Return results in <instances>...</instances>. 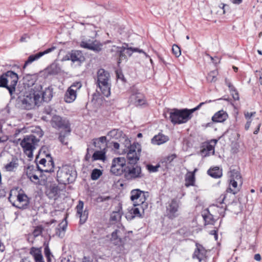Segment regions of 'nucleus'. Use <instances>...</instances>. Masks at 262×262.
<instances>
[{
    "instance_id": "nucleus-38",
    "label": "nucleus",
    "mask_w": 262,
    "mask_h": 262,
    "mask_svg": "<svg viewBox=\"0 0 262 262\" xmlns=\"http://www.w3.org/2000/svg\"><path fill=\"white\" fill-rule=\"evenodd\" d=\"M201 154L205 157L208 156L212 153V155L214 154V147L211 144H207L205 148L202 149L201 151Z\"/></svg>"
},
{
    "instance_id": "nucleus-13",
    "label": "nucleus",
    "mask_w": 262,
    "mask_h": 262,
    "mask_svg": "<svg viewBox=\"0 0 262 262\" xmlns=\"http://www.w3.org/2000/svg\"><path fill=\"white\" fill-rule=\"evenodd\" d=\"M46 158L47 159L42 158L39 162V163L42 165L43 168L41 169L38 165L37 166V168L41 171L51 173L54 171V161L50 154H47Z\"/></svg>"
},
{
    "instance_id": "nucleus-64",
    "label": "nucleus",
    "mask_w": 262,
    "mask_h": 262,
    "mask_svg": "<svg viewBox=\"0 0 262 262\" xmlns=\"http://www.w3.org/2000/svg\"><path fill=\"white\" fill-rule=\"evenodd\" d=\"M113 146L115 149H118L119 148L120 145L117 142H113Z\"/></svg>"
},
{
    "instance_id": "nucleus-32",
    "label": "nucleus",
    "mask_w": 262,
    "mask_h": 262,
    "mask_svg": "<svg viewBox=\"0 0 262 262\" xmlns=\"http://www.w3.org/2000/svg\"><path fill=\"white\" fill-rule=\"evenodd\" d=\"M76 97L77 93L74 90L68 88L64 94V100L67 103H72L76 99Z\"/></svg>"
},
{
    "instance_id": "nucleus-49",
    "label": "nucleus",
    "mask_w": 262,
    "mask_h": 262,
    "mask_svg": "<svg viewBox=\"0 0 262 262\" xmlns=\"http://www.w3.org/2000/svg\"><path fill=\"white\" fill-rule=\"evenodd\" d=\"M82 84L80 81H76L74 82L69 88V89H71L73 90H74V92L77 93V91L81 88Z\"/></svg>"
},
{
    "instance_id": "nucleus-61",
    "label": "nucleus",
    "mask_w": 262,
    "mask_h": 262,
    "mask_svg": "<svg viewBox=\"0 0 262 262\" xmlns=\"http://www.w3.org/2000/svg\"><path fill=\"white\" fill-rule=\"evenodd\" d=\"M260 126H261V123H260V122L258 123L257 127L253 132L254 134L256 135L258 134V133L259 132Z\"/></svg>"
},
{
    "instance_id": "nucleus-62",
    "label": "nucleus",
    "mask_w": 262,
    "mask_h": 262,
    "mask_svg": "<svg viewBox=\"0 0 262 262\" xmlns=\"http://www.w3.org/2000/svg\"><path fill=\"white\" fill-rule=\"evenodd\" d=\"M254 258L256 261H260L261 260V256L258 253L255 254Z\"/></svg>"
},
{
    "instance_id": "nucleus-23",
    "label": "nucleus",
    "mask_w": 262,
    "mask_h": 262,
    "mask_svg": "<svg viewBox=\"0 0 262 262\" xmlns=\"http://www.w3.org/2000/svg\"><path fill=\"white\" fill-rule=\"evenodd\" d=\"M58 187L53 185L47 188L45 193L49 199L56 200L58 196Z\"/></svg>"
},
{
    "instance_id": "nucleus-27",
    "label": "nucleus",
    "mask_w": 262,
    "mask_h": 262,
    "mask_svg": "<svg viewBox=\"0 0 262 262\" xmlns=\"http://www.w3.org/2000/svg\"><path fill=\"white\" fill-rule=\"evenodd\" d=\"M18 160L15 157H13L9 162L5 165L4 168L6 171L9 172L15 171L18 167Z\"/></svg>"
},
{
    "instance_id": "nucleus-46",
    "label": "nucleus",
    "mask_w": 262,
    "mask_h": 262,
    "mask_svg": "<svg viewBox=\"0 0 262 262\" xmlns=\"http://www.w3.org/2000/svg\"><path fill=\"white\" fill-rule=\"evenodd\" d=\"M177 157V156L176 154L168 155L163 159V162H165L166 164H170Z\"/></svg>"
},
{
    "instance_id": "nucleus-1",
    "label": "nucleus",
    "mask_w": 262,
    "mask_h": 262,
    "mask_svg": "<svg viewBox=\"0 0 262 262\" xmlns=\"http://www.w3.org/2000/svg\"><path fill=\"white\" fill-rule=\"evenodd\" d=\"M23 84L26 91L20 93L16 99L17 105L24 110H31L40 101V84H35V79L32 75H27L24 77Z\"/></svg>"
},
{
    "instance_id": "nucleus-4",
    "label": "nucleus",
    "mask_w": 262,
    "mask_h": 262,
    "mask_svg": "<svg viewBox=\"0 0 262 262\" xmlns=\"http://www.w3.org/2000/svg\"><path fill=\"white\" fill-rule=\"evenodd\" d=\"M96 84L102 94L108 97L111 95V75L108 71L101 68L97 72Z\"/></svg>"
},
{
    "instance_id": "nucleus-40",
    "label": "nucleus",
    "mask_w": 262,
    "mask_h": 262,
    "mask_svg": "<svg viewBox=\"0 0 262 262\" xmlns=\"http://www.w3.org/2000/svg\"><path fill=\"white\" fill-rule=\"evenodd\" d=\"M217 74V71L213 70L208 73L206 78L207 80L209 82H215L216 80V75Z\"/></svg>"
},
{
    "instance_id": "nucleus-18",
    "label": "nucleus",
    "mask_w": 262,
    "mask_h": 262,
    "mask_svg": "<svg viewBox=\"0 0 262 262\" xmlns=\"http://www.w3.org/2000/svg\"><path fill=\"white\" fill-rule=\"evenodd\" d=\"M55 47H52L45 50L43 52H39L35 54L31 55L28 57L27 60L25 62L24 68H25L28 64L31 63L34 61L38 59L43 55L48 54L55 49Z\"/></svg>"
},
{
    "instance_id": "nucleus-14",
    "label": "nucleus",
    "mask_w": 262,
    "mask_h": 262,
    "mask_svg": "<svg viewBox=\"0 0 262 262\" xmlns=\"http://www.w3.org/2000/svg\"><path fill=\"white\" fill-rule=\"evenodd\" d=\"M148 192L141 191L139 189L132 190L130 192V200L134 204H137L139 202L145 201L148 197Z\"/></svg>"
},
{
    "instance_id": "nucleus-9",
    "label": "nucleus",
    "mask_w": 262,
    "mask_h": 262,
    "mask_svg": "<svg viewBox=\"0 0 262 262\" xmlns=\"http://www.w3.org/2000/svg\"><path fill=\"white\" fill-rule=\"evenodd\" d=\"M5 78L7 79V90L11 97V98H14L13 94L16 90V86L18 82V75L13 71H8L5 72Z\"/></svg>"
},
{
    "instance_id": "nucleus-17",
    "label": "nucleus",
    "mask_w": 262,
    "mask_h": 262,
    "mask_svg": "<svg viewBox=\"0 0 262 262\" xmlns=\"http://www.w3.org/2000/svg\"><path fill=\"white\" fill-rule=\"evenodd\" d=\"M129 100L132 103L136 106H141L146 103V99L144 96L138 91L135 92L133 91Z\"/></svg>"
},
{
    "instance_id": "nucleus-55",
    "label": "nucleus",
    "mask_w": 262,
    "mask_h": 262,
    "mask_svg": "<svg viewBox=\"0 0 262 262\" xmlns=\"http://www.w3.org/2000/svg\"><path fill=\"white\" fill-rule=\"evenodd\" d=\"M123 46H124L125 47H126V48H125V51L126 55H127L128 56H130L133 54L132 50V47L128 48V44H127V43H124Z\"/></svg>"
},
{
    "instance_id": "nucleus-24",
    "label": "nucleus",
    "mask_w": 262,
    "mask_h": 262,
    "mask_svg": "<svg viewBox=\"0 0 262 262\" xmlns=\"http://www.w3.org/2000/svg\"><path fill=\"white\" fill-rule=\"evenodd\" d=\"M29 253L33 257L35 262H45L41 253V248L32 247L31 248Z\"/></svg>"
},
{
    "instance_id": "nucleus-44",
    "label": "nucleus",
    "mask_w": 262,
    "mask_h": 262,
    "mask_svg": "<svg viewBox=\"0 0 262 262\" xmlns=\"http://www.w3.org/2000/svg\"><path fill=\"white\" fill-rule=\"evenodd\" d=\"M230 179H234L235 180H238L241 179L240 173L236 169H232L230 170Z\"/></svg>"
},
{
    "instance_id": "nucleus-8",
    "label": "nucleus",
    "mask_w": 262,
    "mask_h": 262,
    "mask_svg": "<svg viewBox=\"0 0 262 262\" xmlns=\"http://www.w3.org/2000/svg\"><path fill=\"white\" fill-rule=\"evenodd\" d=\"M180 202L177 199H172L166 204L165 215L168 219L173 220L179 215Z\"/></svg>"
},
{
    "instance_id": "nucleus-53",
    "label": "nucleus",
    "mask_w": 262,
    "mask_h": 262,
    "mask_svg": "<svg viewBox=\"0 0 262 262\" xmlns=\"http://www.w3.org/2000/svg\"><path fill=\"white\" fill-rule=\"evenodd\" d=\"M146 167H147V169H148V170L149 172H155L158 171L159 166V165L153 166L150 164H148V165H147Z\"/></svg>"
},
{
    "instance_id": "nucleus-7",
    "label": "nucleus",
    "mask_w": 262,
    "mask_h": 262,
    "mask_svg": "<svg viewBox=\"0 0 262 262\" xmlns=\"http://www.w3.org/2000/svg\"><path fill=\"white\" fill-rule=\"evenodd\" d=\"M37 142L38 140L33 135L25 137L21 141L20 144L23 149L24 152L30 158L33 156V151L35 148V145Z\"/></svg>"
},
{
    "instance_id": "nucleus-30",
    "label": "nucleus",
    "mask_w": 262,
    "mask_h": 262,
    "mask_svg": "<svg viewBox=\"0 0 262 262\" xmlns=\"http://www.w3.org/2000/svg\"><path fill=\"white\" fill-rule=\"evenodd\" d=\"M228 118V114L223 110L216 113L212 117V120L214 122H223Z\"/></svg>"
},
{
    "instance_id": "nucleus-52",
    "label": "nucleus",
    "mask_w": 262,
    "mask_h": 262,
    "mask_svg": "<svg viewBox=\"0 0 262 262\" xmlns=\"http://www.w3.org/2000/svg\"><path fill=\"white\" fill-rule=\"evenodd\" d=\"M110 199H111V197L110 196L99 195L96 199V201L97 203H101L103 202L108 201Z\"/></svg>"
},
{
    "instance_id": "nucleus-47",
    "label": "nucleus",
    "mask_w": 262,
    "mask_h": 262,
    "mask_svg": "<svg viewBox=\"0 0 262 262\" xmlns=\"http://www.w3.org/2000/svg\"><path fill=\"white\" fill-rule=\"evenodd\" d=\"M134 206H139L140 210H142V213L143 214L144 212V210L148 208V203L145 201H143V202H140L137 204H134Z\"/></svg>"
},
{
    "instance_id": "nucleus-6",
    "label": "nucleus",
    "mask_w": 262,
    "mask_h": 262,
    "mask_svg": "<svg viewBox=\"0 0 262 262\" xmlns=\"http://www.w3.org/2000/svg\"><path fill=\"white\" fill-rule=\"evenodd\" d=\"M230 186L234 188L232 189L231 187L228 188L226 191L222 194L220 196L217 198L215 204H213L211 207H216L219 208L218 212L221 215L224 216L225 210L226 209L227 204L225 202V199L228 193H232L233 194H236L238 191L237 187V182L236 180L230 179Z\"/></svg>"
},
{
    "instance_id": "nucleus-36",
    "label": "nucleus",
    "mask_w": 262,
    "mask_h": 262,
    "mask_svg": "<svg viewBox=\"0 0 262 262\" xmlns=\"http://www.w3.org/2000/svg\"><path fill=\"white\" fill-rule=\"evenodd\" d=\"M105 154V149H100V150L95 151L92 156L93 161H104L106 159Z\"/></svg>"
},
{
    "instance_id": "nucleus-16",
    "label": "nucleus",
    "mask_w": 262,
    "mask_h": 262,
    "mask_svg": "<svg viewBox=\"0 0 262 262\" xmlns=\"http://www.w3.org/2000/svg\"><path fill=\"white\" fill-rule=\"evenodd\" d=\"M84 206L83 202L79 200L78 203L76 207L77 211V216L80 219V223L81 224H84L87 220L88 217V210L85 209L83 210Z\"/></svg>"
},
{
    "instance_id": "nucleus-39",
    "label": "nucleus",
    "mask_w": 262,
    "mask_h": 262,
    "mask_svg": "<svg viewBox=\"0 0 262 262\" xmlns=\"http://www.w3.org/2000/svg\"><path fill=\"white\" fill-rule=\"evenodd\" d=\"M122 131L119 129H113L107 133V136L111 138L118 139L121 136Z\"/></svg>"
},
{
    "instance_id": "nucleus-58",
    "label": "nucleus",
    "mask_w": 262,
    "mask_h": 262,
    "mask_svg": "<svg viewBox=\"0 0 262 262\" xmlns=\"http://www.w3.org/2000/svg\"><path fill=\"white\" fill-rule=\"evenodd\" d=\"M82 262H93V260L90 257L84 256L82 258Z\"/></svg>"
},
{
    "instance_id": "nucleus-45",
    "label": "nucleus",
    "mask_w": 262,
    "mask_h": 262,
    "mask_svg": "<svg viewBox=\"0 0 262 262\" xmlns=\"http://www.w3.org/2000/svg\"><path fill=\"white\" fill-rule=\"evenodd\" d=\"M27 175L30 180L33 182L34 181H38L39 178L36 174L32 170H29L27 171Z\"/></svg>"
},
{
    "instance_id": "nucleus-20",
    "label": "nucleus",
    "mask_w": 262,
    "mask_h": 262,
    "mask_svg": "<svg viewBox=\"0 0 262 262\" xmlns=\"http://www.w3.org/2000/svg\"><path fill=\"white\" fill-rule=\"evenodd\" d=\"M68 59L71 60L73 62H77L81 63L85 60V57L81 51L72 50L70 53V57Z\"/></svg>"
},
{
    "instance_id": "nucleus-60",
    "label": "nucleus",
    "mask_w": 262,
    "mask_h": 262,
    "mask_svg": "<svg viewBox=\"0 0 262 262\" xmlns=\"http://www.w3.org/2000/svg\"><path fill=\"white\" fill-rule=\"evenodd\" d=\"M59 228H58V229H58V230L59 231H60V229H62V230L63 232H64V231H65V230H66V228H67V223H65L64 224L62 225V226H61V224H59Z\"/></svg>"
},
{
    "instance_id": "nucleus-63",
    "label": "nucleus",
    "mask_w": 262,
    "mask_h": 262,
    "mask_svg": "<svg viewBox=\"0 0 262 262\" xmlns=\"http://www.w3.org/2000/svg\"><path fill=\"white\" fill-rule=\"evenodd\" d=\"M28 35L27 34H24L22 36L20 39V42H25L26 41V38L28 37Z\"/></svg>"
},
{
    "instance_id": "nucleus-42",
    "label": "nucleus",
    "mask_w": 262,
    "mask_h": 262,
    "mask_svg": "<svg viewBox=\"0 0 262 262\" xmlns=\"http://www.w3.org/2000/svg\"><path fill=\"white\" fill-rule=\"evenodd\" d=\"M203 217L206 224H213L214 221L211 214L208 213L207 214H203Z\"/></svg>"
},
{
    "instance_id": "nucleus-2",
    "label": "nucleus",
    "mask_w": 262,
    "mask_h": 262,
    "mask_svg": "<svg viewBox=\"0 0 262 262\" xmlns=\"http://www.w3.org/2000/svg\"><path fill=\"white\" fill-rule=\"evenodd\" d=\"M125 142L128 146L125 149L127 163L124 169V177L128 181L142 179L144 177V174L142 171L141 167L138 164L141 151V149L138 147L140 145L138 143L130 144L128 140H125Z\"/></svg>"
},
{
    "instance_id": "nucleus-59",
    "label": "nucleus",
    "mask_w": 262,
    "mask_h": 262,
    "mask_svg": "<svg viewBox=\"0 0 262 262\" xmlns=\"http://www.w3.org/2000/svg\"><path fill=\"white\" fill-rule=\"evenodd\" d=\"M132 52H139V53H143L145 54V53L142 50H140L137 48H132Z\"/></svg>"
},
{
    "instance_id": "nucleus-29",
    "label": "nucleus",
    "mask_w": 262,
    "mask_h": 262,
    "mask_svg": "<svg viewBox=\"0 0 262 262\" xmlns=\"http://www.w3.org/2000/svg\"><path fill=\"white\" fill-rule=\"evenodd\" d=\"M136 216L142 217V214L139 206H134V207L130 210L129 213L126 215V218L127 220H132Z\"/></svg>"
},
{
    "instance_id": "nucleus-48",
    "label": "nucleus",
    "mask_w": 262,
    "mask_h": 262,
    "mask_svg": "<svg viewBox=\"0 0 262 262\" xmlns=\"http://www.w3.org/2000/svg\"><path fill=\"white\" fill-rule=\"evenodd\" d=\"M5 73L0 76V88H5L7 89V79L5 78Z\"/></svg>"
},
{
    "instance_id": "nucleus-51",
    "label": "nucleus",
    "mask_w": 262,
    "mask_h": 262,
    "mask_svg": "<svg viewBox=\"0 0 262 262\" xmlns=\"http://www.w3.org/2000/svg\"><path fill=\"white\" fill-rule=\"evenodd\" d=\"M120 233V231L118 229H116L114 232L112 233V237L111 238V241L112 240H116L117 239L120 238V235L119 233Z\"/></svg>"
},
{
    "instance_id": "nucleus-10",
    "label": "nucleus",
    "mask_w": 262,
    "mask_h": 262,
    "mask_svg": "<svg viewBox=\"0 0 262 262\" xmlns=\"http://www.w3.org/2000/svg\"><path fill=\"white\" fill-rule=\"evenodd\" d=\"M126 163L127 161L124 158L118 157L114 158L112 161L111 171L116 176L124 174Z\"/></svg>"
},
{
    "instance_id": "nucleus-54",
    "label": "nucleus",
    "mask_w": 262,
    "mask_h": 262,
    "mask_svg": "<svg viewBox=\"0 0 262 262\" xmlns=\"http://www.w3.org/2000/svg\"><path fill=\"white\" fill-rule=\"evenodd\" d=\"M42 232V229L41 227H37L33 231V234L35 237L40 235Z\"/></svg>"
},
{
    "instance_id": "nucleus-56",
    "label": "nucleus",
    "mask_w": 262,
    "mask_h": 262,
    "mask_svg": "<svg viewBox=\"0 0 262 262\" xmlns=\"http://www.w3.org/2000/svg\"><path fill=\"white\" fill-rule=\"evenodd\" d=\"M113 244L116 246H121L123 245V242L121 238L117 239L116 240H112L111 241Z\"/></svg>"
},
{
    "instance_id": "nucleus-57",
    "label": "nucleus",
    "mask_w": 262,
    "mask_h": 262,
    "mask_svg": "<svg viewBox=\"0 0 262 262\" xmlns=\"http://www.w3.org/2000/svg\"><path fill=\"white\" fill-rule=\"evenodd\" d=\"M256 113L255 112L251 113L246 112L245 113L244 115L246 119L249 120L251 118V117L252 116H253Z\"/></svg>"
},
{
    "instance_id": "nucleus-25",
    "label": "nucleus",
    "mask_w": 262,
    "mask_h": 262,
    "mask_svg": "<svg viewBox=\"0 0 262 262\" xmlns=\"http://www.w3.org/2000/svg\"><path fill=\"white\" fill-rule=\"evenodd\" d=\"M122 214V205L119 203L116 210L113 211L111 214L110 221L113 222L120 221Z\"/></svg>"
},
{
    "instance_id": "nucleus-19",
    "label": "nucleus",
    "mask_w": 262,
    "mask_h": 262,
    "mask_svg": "<svg viewBox=\"0 0 262 262\" xmlns=\"http://www.w3.org/2000/svg\"><path fill=\"white\" fill-rule=\"evenodd\" d=\"M125 48L126 47L123 46L122 47L113 46L111 49L112 52H115L116 55L119 56V59L118 60V64H119L121 60L126 58V55L125 52Z\"/></svg>"
},
{
    "instance_id": "nucleus-34",
    "label": "nucleus",
    "mask_w": 262,
    "mask_h": 262,
    "mask_svg": "<svg viewBox=\"0 0 262 262\" xmlns=\"http://www.w3.org/2000/svg\"><path fill=\"white\" fill-rule=\"evenodd\" d=\"M225 82L226 85L228 87L230 92L231 93L233 98L235 100L239 99V95L235 88L232 84L231 81L227 78H225Z\"/></svg>"
},
{
    "instance_id": "nucleus-50",
    "label": "nucleus",
    "mask_w": 262,
    "mask_h": 262,
    "mask_svg": "<svg viewBox=\"0 0 262 262\" xmlns=\"http://www.w3.org/2000/svg\"><path fill=\"white\" fill-rule=\"evenodd\" d=\"M172 53L176 56L179 57L181 54L180 47L177 45H173L172 47Z\"/></svg>"
},
{
    "instance_id": "nucleus-37",
    "label": "nucleus",
    "mask_w": 262,
    "mask_h": 262,
    "mask_svg": "<svg viewBox=\"0 0 262 262\" xmlns=\"http://www.w3.org/2000/svg\"><path fill=\"white\" fill-rule=\"evenodd\" d=\"M61 71L60 67L57 62L52 63L48 68V72L50 75H56Z\"/></svg>"
},
{
    "instance_id": "nucleus-11",
    "label": "nucleus",
    "mask_w": 262,
    "mask_h": 262,
    "mask_svg": "<svg viewBox=\"0 0 262 262\" xmlns=\"http://www.w3.org/2000/svg\"><path fill=\"white\" fill-rule=\"evenodd\" d=\"M51 125L53 127L57 129L66 130L71 128V124L69 120L57 115H54L52 117Z\"/></svg>"
},
{
    "instance_id": "nucleus-26",
    "label": "nucleus",
    "mask_w": 262,
    "mask_h": 262,
    "mask_svg": "<svg viewBox=\"0 0 262 262\" xmlns=\"http://www.w3.org/2000/svg\"><path fill=\"white\" fill-rule=\"evenodd\" d=\"M197 171V169H195L193 171H188L185 177V185L186 187L194 186L195 184V172Z\"/></svg>"
},
{
    "instance_id": "nucleus-15",
    "label": "nucleus",
    "mask_w": 262,
    "mask_h": 262,
    "mask_svg": "<svg viewBox=\"0 0 262 262\" xmlns=\"http://www.w3.org/2000/svg\"><path fill=\"white\" fill-rule=\"evenodd\" d=\"M28 196L23 193H19L17 195L16 201L12 203L13 206L19 209H26L29 204Z\"/></svg>"
},
{
    "instance_id": "nucleus-43",
    "label": "nucleus",
    "mask_w": 262,
    "mask_h": 262,
    "mask_svg": "<svg viewBox=\"0 0 262 262\" xmlns=\"http://www.w3.org/2000/svg\"><path fill=\"white\" fill-rule=\"evenodd\" d=\"M45 255L47 258V262H51V257H53L48 245H47L44 249Z\"/></svg>"
},
{
    "instance_id": "nucleus-21",
    "label": "nucleus",
    "mask_w": 262,
    "mask_h": 262,
    "mask_svg": "<svg viewBox=\"0 0 262 262\" xmlns=\"http://www.w3.org/2000/svg\"><path fill=\"white\" fill-rule=\"evenodd\" d=\"M196 248L195 250L192 257L197 258L201 262L206 257V251L205 248L201 245L196 244Z\"/></svg>"
},
{
    "instance_id": "nucleus-3",
    "label": "nucleus",
    "mask_w": 262,
    "mask_h": 262,
    "mask_svg": "<svg viewBox=\"0 0 262 262\" xmlns=\"http://www.w3.org/2000/svg\"><path fill=\"white\" fill-rule=\"evenodd\" d=\"M205 104V102L200 103L195 107L192 109L173 108L169 112V119L173 124H181L186 123L192 118V114L198 110Z\"/></svg>"
},
{
    "instance_id": "nucleus-5",
    "label": "nucleus",
    "mask_w": 262,
    "mask_h": 262,
    "mask_svg": "<svg viewBox=\"0 0 262 262\" xmlns=\"http://www.w3.org/2000/svg\"><path fill=\"white\" fill-rule=\"evenodd\" d=\"M77 178L75 169L70 165L59 167L57 172V180L59 183L66 185L73 183Z\"/></svg>"
},
{
    "instance_id": "nucleus-35",
    "label": "nucleus",
    "mask_w": 262,
    "mask_h": 262,
    "mask_svg": "<svg viewBox=\"0 0 262 262\" xmlns=\"http://www.w3.org/2000/svg\"><path fill=\"white\" fill-rule=\"evenodd\" d=\"M168 140V137L163 134H159L155 136L151 139V142L154 144L160 145L165 143Z\"/></svg>"
},
{
    "instance_id": "nucleus-41",
    "label": "nucleus",
    "mask_w": 262,
    "mask_h": 262,
    "mask_svg": "<svg viewBox=\"0 0 262 262\" xmlns=\"http://www.w3.org/2000/svg\"><path fill=\"white\" fill-rule=\"evenodd\" d=\"M102 171L99 169L95 168L92 171L91 178L93 180H96L102 175Z\"/></svg>"
},
{
    "instance_id": "nucleus-22",
    "label": "nucleus",
    "mask_w": 262,
    "mask_h": 262,
    "mask_svg": "<svg viewBox=\"0 0 262 262\" xmlns=\"http://www.w3.org/2000/svg\"><path fill=\"white\" fill-rule=\"evenodd\" d=\"M40 96L42 95V97H40V101L39 103L36 105L38 106L40 105L42 100L46 102L51 101L53 97V88L51 86H49L46 88L45 91L42 92H41V90H40Z\"/></svg>"
},
{
    "instance_id": "nucleus-31",
    "label": "nucleus",
    "mask_w": 262,
    "mask_h": 262,
    "mask_svg": "<svg viewBox=\"0 0 262 262\" xmlns=\"http://www.w3.org/2000/svg\"><path fill=\"white\" fill-rule=\"evenodd\" d=\"M71 132V128L60 132V133H59L58 139L62 144L68 145V137L70 135Z\"/></svg>"
},
{
    "instance_id": "nucleus-12",
    "label": "nucleus",
    "mask_w": 262,
    "mask_h": 262,
    "mask_svg": "<svg viewBox=\"0 0 262 262\" xmlns=\"http://www.w3.org/2000/svg\"><path fill=\"white\" fill-rule=\"evenodd\" d=\"M81 47L98 53L102 50V45L96 40H92L90 39L83 40L80 42Z\"/></svg>"
},
{
    "instance_id": "nucleus-33",
    "label": "nucleus",
    "mask_w": 262,
    "mask_h": 262,
    "mask_svg": "<svg viewBox=\"0 0 262 262\" xmlns=\"http://www.w3.org/2000/svg\"><path fill=\"white\" fill-rule=\"evenodd\" d=\"M207 174L212 178L215 179L220 178L222 176L223 174L222 169H220L217 166L210 168L207 170Z\"/></svg>"
},
{
    "instance_id": "nucleus-28",
    "label": "nucleus",
    "mask_w": 262,
    "mask_h": 262,
    "mask_svg": "<svg viewBox=\"0 0 262 262\" xmlns=\"http://www.w3.org/2000/svg\"><path fill=\"white\" fill-rule=\"evenodd\" d=\"M94 146L100 149H105L106 147V138L105 136H102L98 138L93 139Z\"/></svg>"
}]
</instances>
